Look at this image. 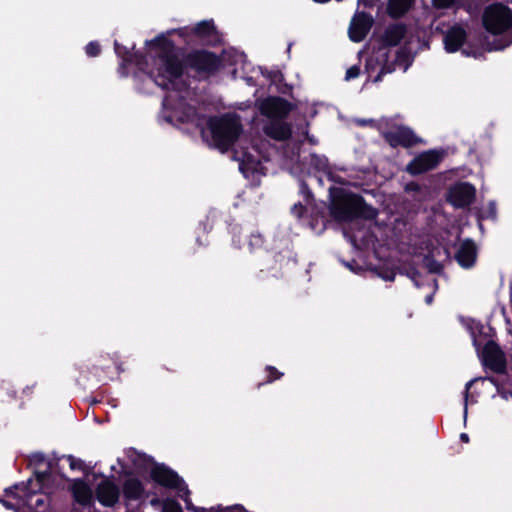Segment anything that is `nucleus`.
<instances>
[{"label":"nucleus","mask_w":512,"mask_h":512,"mask_svg":"<svg viewBox=\"0 0 512 512\" xmlns=\"http://www.w3.org/2000/svg\"><path fill=\"white\" fill-rule=\"evenodd\" d=\"M146 45L159 50L154 58L156 71H151L150 75L162 90L181 91L186 83L180 80L189 70L195 72L199 80H206L223 67L221 56L206 49H192L181 57L174 41L164 33L146 40Z\"/></svg>","instance_id":"f257e3e1"},{"label":"nucleus","mask_w":512,"mask_h":512,"mask_svg":"<svg viewBox=\"0 0 512 512\" xmlns=\"http://www.w3.org/2000/svg\"><path fill=\"white\" fill-rule=\"evenodd\" d=\"M329 213L337 222H352L356 219L373 220L378 212L365 199L343 188H330Z\"/></svg>","instance_id":"f03ea898"},{"label":"nucleus","mask_w":512,"mask_h":512,"mask_svg":"<svg viewBox=\"0 0 512 512\" xmlns=\"http://www.w3.org/2000/svg\"><path fill=\"white\" fill-rule=\"evenodd\" d=\"M484 29L494 35L500 36L488 42L489 51L503 50L512 44V10L500 2L487 6L482 15Z\"/></svg>","instance_id":"7ed1b4c3"},{"label":"nucleus","mask_w":512,"mask_h":512,"mask_svg":"<svg viewBox=\"0 0 512 512\" xmlns=\"http://www.w3.org/2000/svg\"><path fill=\"white\" fill-rule=\"evenodd\" d=\"M207 126L214 146L223 153L230 150L243 132L240 116L236 113L212 116Z\"/></svg>","instance_id":"20e7f679"},{"label":"nucleus","mask_w":512,"mask_h":512,"mask_svg":"<svg viewBox=\"0 0 512 512\" xmlns=\"http://www.w3.org/2000/svg\"><path fill=\"white\" fill-rule=\"evenodd\" d=\"M163 33L166 34L168 38L173 34H177L186 44L197 41L202 45L215 47L221 42L220 34L212 19L202 20L194 26L170 29Z\"/></svg>","instance_id":"39448f33"},{"label":"nucleus","mask_w":512,"mask_h":512,"mask_svg":"<svg viewBox=\"0 0 512 512\" xmlns=\"http://www.w3.org/2000/svg\"><path fill=\"white\" fill-rule=\"evenodd\" d=\"M259 113L268 118L285 119L293 109V104L280 96H267L255 101Z\"/></svg>","instance_id":"423d86ee"},{"label":"nucleus","mask_w":512,"mask_h":512,"mask_svg":"<svg viewBox=\"0 0 512 512\" xmlns=\"http://www.w3.org/2000/svg\"><path fill=\"white\" fill-rule=\"evenodd\" d=\"M444 157L443 151L428 150L415 156L406 166L412 176L421 175L438 167Z\"/></svg>","instance_id":"0eeeda50"},{"label":"nucleus","mask_w":512,"mask_h":512,"mask_svg":"<svg viewBox=\"0 0 512 512\" xmlns=\"http://www.w3.org/2000/svg\"><path fill=\"white\" fill-rule=\"evenodd\" d=\"M149 478L161 487L174 490H178L185 483L176 471L163 463L156 462H153Z\"/></svg>","instance_id":"6e6552de"},{"label":"nucleus","mask_w":512,"mask_h":512,"mask_svg":"<svg viewBox=\"0 0 512 512\" xmlns=\"http://www.w3.org/2000/svg\"><path fill=\"white\" fill-rule=\"evenodd\" d=\"M383 139L392 148H412L421 142V139L407 126H399L395 130L384 132Z\"/></svg>","instance_id":"1a4fd4ad"},{"label":"nucleus","mask_w":512,"mask_h":512,"mask_svg":"<svg viewBox=\"0 0 512 512\" xmlns=\"http://www.w3.org/2000/svg\"><path fill=\"white\" fill-rule=\"evenodd\" d=\"M475 197V187L469 182H460L449 189L447 201L455 208H465L474 202Z\"/></svg>","instance_id":"9d476101"},{"label":"nucleus","mask_w":512,"mask_h":512,"mask_svg":"<svg viewBox=\"0 0 512 512\" xmlns=\"http://www.w3.org/2000/svg\"><path fill=\"white\" fill-rule=\"evenodd\" d=\"M483 364L497 374H504L507 370L505 355L499 345L488 341L483 349Z\"/></svg>","instance_id":"9b49d317"},{"label":"nucleus","mask_w":512,"mask_h":512,"mask_svg":"<svg viewBox=\"0 0 512 512\" xmlns=\"http://www.w3.org/2000/svg\"><path fill=\"white\" fill-rule=\"evenodd\" d=\"M374 19L367 12H358L351 20L348 35L351 41L359 43L363 41L370 32Z\"/></svg>","instance_id":"f8f14e48"},{"label":"nucleus","mask_w":512,"mask_h":512,"mask_svg":"<svg viewBox=\"0 0 512 512\" xmlns=\"http://www.w3.org/2000/svg\"><path fill=\"white\" fill-rule=\"evenodd\" d=\"M96 487V497L99 503L104 507L115 506L120 497V489L111 479L105 477Z\"/></svg>","instance_id":"ddd939ff"},{"label":"nucleus","mask_w":512,"mask_h":512,"mask_svg":"<svg viewBox=\"0 0 512 512\" xmlns=\"http://www.w3.org/2000/svg\"><path fill=\"white\" fill-rule=\"evenodd\" d=\"M477 259V246L471 238L464 239L457 252L455 253V260L464 269L472 268Z\"/></svg>","instance_id":"4468645a"},{"label":"nucleus","mask_w":512,"mask_h":512,"mask_svg":"<svg viewBox=\"0 0 512 512\" xmlns=\"http://www.w3.org/2000/svg\"><path fill=\"white\" fill-rule=\"evenodd\" d=\"M467 32L459 24H454L445 33L443 38L444 48L448 53L457 52L466 42Z\"/></svg>","instance_id":"2eb2a0df"},{"label":"nucleus","mask_w":512,"mask_h":512,"mask_svg":"<svg viewBox=\"0 0 512 512\" xmlns=\"http://www.w3.org/2000/svg\"><path fill=\"white\" fill-rule=\"evenodd\" d=\"M263 132L273 140L286 141L292 136V127L284 119H274L263 126Z\"/></svg>","instance_id":"dca6fc26"},{"label":"nucleus","mask_w":512,"mask_h":512,"mask_svg":"<svg viewBox=\"0 0 512 512\" xmlns=\"http://www.w3.org/2000/svg\"><path fill=\"white\" fill-rule=\"evenodd\" d=\"M407 33L404 23L389 24L380 37L381 48L398 46Z\"/></svg>","instance_id":"f3484780"},{"label":"nucleus","mask_w":512,"mask_h":512,"mask_svg":"<svg viewBox=\"0 0 512 512\" xmlns=\"http://www.w3.org/2000/svg\"><path fill=\"white\" fill-rule=\"evenodd\" d=\"M122 494L127 502L141 500L149 496L143 483L136 477H129L124 480Z\"/></svg>","instance_id":"a211bd4d"},{"label":"nucleus","mask_w":512,"mask_h":512,"mask_svg":"<svg viewBox=\"0 0 512 512\" xmlns=\"http://www.w3.org/2000/svg\"><path fill=\"white\" fill-rule=\"evenodd\" d=\"M388 58V52H385L381 55L380 70L377 73V75L373 78V82H380L384 75L394 72L396 69V64H401L402 62L406 61L408 59V55L402 49H400L396 53V59L394 62H389Z\"/></svg>","instance_id":"6ab92c4d"},{"label":"nucleus","mask_w":512,"mask_h":512,"mask_svg":"<svg viewBox=\"0 0 512 512\" xmlns=\"http://www.w3.org/2000/svg\"><path fill=\"white\" fill-rule=\"evenodd\" d=\"M145 46L147 47L146 44H145ZM148 48L150 50H155V48H150L149 46H148ZM158 52H159V50L156 49L155 55L151 56V61H152V65H153L152 68H149L148 56L141 51H131V58L129 60V63L135 64L139 71L145 73L150 79H152L154 81V78L151 77L150 72L156 71V65L154 63V58Z\"/></svg>","instance_id":"aec40b11"},{"label":"nucleus","mask_w":512,"mask_h":512,"mask_svg":"<svg viewBox=\"0 0 512 512\" xmlns=\"http://www.w3.org/2000/svg\"><path fill=\"white\" fill-rule=\"evenodd\" d=\"M72 496L75 502L80 505H88L92 498V490L83 479H75L71 486Z\"/></svg>","instance_id":"412c9836"},{"label":"nucleus","mask_w":512,"mask_h":512,"mask_svg":"<svg viewBox=\"0 0 512 512\" xmlns=\"http://www.w3.org/2000/svg\"><path fill=\"white\" fill-rule=\"evenodd\" d=\"M415 0H387L386 12L392 19L403 17L413 6Z\"/></svg>","instance_id":"4be33fe9"},{"label":"nucleus","mask_w":512,"mask_h":512,"mask_svg":"<svg viewBox=\"0 0 512 512\" xmlns=\"http://www.w3.org/2000/svg\"><path fill=\"white\" fill-rule=\"evenodd\" d=\"M327 222L328 220L325 214V207L322 206L321 210L312 208L309 225L313 230L318 233H322L326 229Z\"/></svg>","instance_id":"5701e85b"},{"label":"nucleus","mask_w":512,"mask_h":512,"mask_svg":"<svg viewBox=\"0 0 512 512\" xmlns=\"http://www.w3.org/2000/svg\"><path fill=\"white\" fill-rule=\"evenodd\" d=\"M265 371L267 373V378L264 382H259L257 384V388H261L264 384H267V383H272L276 380H279L283 377V373L280 372L276 367L272 366V365H267L265 367Z\"/></svg>","instance_id":"b1692460"},{"label":"nucleus","mask_w":512,"mask_h":512,"mask_svg":"<svg viewBox=\"0 0 512 512\" xmlns=\"http://www.w3.org/2000/svg\"><path fill=\"white\" fill-rule=\"evenodd\" d=\"M423 264L425 268H427L429 273L437 274L440 273L443 269L442 264L436 259H434L433 256H425L423 259Z\"/></svg>","instance_id":"393cba45"},{"label":"nucleus","mask_w":512,"mask_h":512,"mask_svg":"<svg viewBox=\"0 0 512 512\" xmlns=\"http://www.w3.org/2000/svg\"><path fill=\"white\" fill-rule=\"evenodd\" d=\"M311 165L318 171H323L325 174L330 170L327 158L318 156L317 154L311 155Z\"/></svg>","instance_id":"a878e982"},{"label":"nucleus","mask_w":512,"mask_h":512,"mask_svg":"<svg viewBox=\"0 0 512 512\" xmlns=\"http://www.w3.org/2000/svg\"><path fill=\"white\" fill-rule=\"evenodd\" d=\"M463 0H432V5L436 9H451L462 6Z\"/></svg>","instance_id":"bb28decb"},{"label":"nucleus","mask_w":512,"mask_h":512,"mask_svg":"<svg viewBox=\"0 0 512 512\" xmlns=\"http://www.w3.org/2000/svg\"><path fill=\"white\" fill-rule=\"evenodd\" d=\"M264 244V237L259 233H251L248 240V246L251 251L262 247Z\"/></svg>","instance_id":"cd10ccee"},{"label":"nucleus","mask_w":512,"mask_h":512,"mask_svg":"<svg viewBox=\"0 0 512 512\" xmlns=\"http://www.w3.org/2000/svg\"><path fill=\"white\" fill-rule=\"evenodd\" d=\"M162 512H183V509L177 500L168 498L163 502Z\"/></svg>","instance_id":"c85d7f7f"},{"label":"nucleus","mask_w":512,"mask_h":512,"mask_svg":"<svg viewBox=\"0 0 512 512\" xmlns=\"http://www.w3.org/2000/svg\"><path fill=\"white\" fill-rule=\"evenodd\" d=\"M300 194L303 196L307 205H310L314 201L313 193L304 180L300 181Z\"/></svg>","instance_id":"c756f323"},{"label":"nucleus","mask_w":512,"mask_h":512,"mask_svg":"<svg viewBox=\"0 0 512 512\" xmlns=\"http://www.w3.org/2000/svg\"><path fill=\"white\" fill-rule=\"evenodd\" d=\"M114 49L116 55L126 61H129L131 58V50H129L126 46L121 45L117 41L114 43Z\"/></svg>","instance_id":"7c9ffc66"},{"label":"nucleus","mask_w":512,"mask_h":512,"mask_svg":"<svg viewBox=\"0 0 512 512\" xmlns=\"http://www.w3.org/2000/svg\"><path fill=\"white\" fill-rule=\"evenodd\" d=\"M65 458L69 462V467L71 470H81L85 472L86 465L83 460L76 458L73 455H67Z\"/></svg>","instance_id":"2f4dec72"},{"label":"nucleus","mask_w":512,"mask_h":512,"mask_svg":"<svg viewBox=\"0 0 512 512\" xmlns=\"http://www.w3.org/2000/svg\"><path fill=\"white\" fill-rule=\"evenodd\" d=\"M85 52L89 57H97L101 53V46L97 41H91L85 46Z\"/></svg>","instance_id":"473e14b6"},{"label":"nucleus","mask_w":512,"mask_h":512,"mask_svg":"<svg viewBox=\"0 0 512 512\" xmlns=\"http://www.w3.org/2000/svg\"><path fill=\"white\" fill-rule=\"evenodd\" d=\"M380 64H381L380 58L370 57L366 60L365 70L368 73L369 77H372V74L376 71V69L378 68V66H380Z\"/></svg>","instance_id":"72a5a7b5"},{"label":"nucleus","mask_w":512,"mask_h":512,"mask_svg":"<svg viewBox=\"0 0 512 512\" xmlns=\"http://www.w3.org/2000/svg\"><path fill=\"white\" fill-rule=\"evenodd\" d=\"M307 210V204L304 205L298 202L291 207V214L300 219L306 214Z\"/></svg>","instance_id":"f704fd0d"},{"label":"nucleus","mask_w":512,"mask_h":512,"mask_svg":"<svg viewBox=\"0 0 512 512\" xmlns=\"http://www.w3.org/2000/svg\"><path fill=\"white\" fill-rule=\"evenodd\" d=\"M51 463L48 462V468L45 471H35L34 475L37 479V481L41 484H43L46 480L49 479L51 475Z\"/></svg>","instance_id":"c9c22d12"},{"label":"nucleus","mask_w":512,"mask_h":512,"mask_svg":"<svg viewBox=\"0 0 512 512\" xmlns=\"http://www.w3.org/2000/svg\"><path fill=\"white\" fill-rule=\"evenodd\" d=\"M360 72H361L360 67L358 65H353L347 69L345 79L346 80L355 79L360 75Z\"/></svg>","instance_id":"e433bc0d"},{"label":"nucleus","mask_w":512,"mask_h":512,"mask_svg":"<svg viewBox=\"0 0 512 512\" xmlns=\"http://www.w3.org/2000/svg\"><path fill=\"white\" fill-rule=\"evenodd\" d=\"M476 379H472L468 381L465 385L464 390V415H467V406H468V397H469V390L472 387V385L475 383Z\"/></svg>","instance_id":"4c0bfd02"},{"label":"nucleus","mask_w":512,"mask_h":512,"mask_svg":"<svg viewBox=\"0 0 512 512\" xmlns=\"http://www.w3.org/2000/svg\"><path fill=\"white\" fill-rule=\"evenodd\" d=\"M46 461L45 455L41 452H35L30 456V463L33 465H41Z\"/></svg>","instance_id":"58836bf2"},{"label":"nucleus","mask_w":512,"mask_h":512,"mask_svg":"<svg viewBox=\"0 0 512 512\" xmlns=\"http://www.w3.org/2000/svg\"><path fill=\"white\" fill-rule=\"evenodd\" d=\"M379 276L385 281H394L396 273L393 269H384L379 272Z\"/></svg>","instance_id":"ea45409f"},{"label":"nucleus","mask_w":512,"mask_h":512,"mask_svg":"<svg viewBox=\"0 0 512 512\" xmlns=\"http://www.w3.org/2000/svg\"><path fill=\"white\" fill-rule=\"evenodd\" d=\"M128 65H130L129 61L121 59L118 67V73L121 77H127L129 75Z\"/></svg>","instance_id":"a19ab883"},{"label":"nucleus","mask_w":512,"mask_h":512,"mask_svg":"<svg viewBox=\"0 0 512 512\" xmlns=\"http://www.w3.org/2000/svg\"><path fill=\"white\" fill-rule=\"evenodd\" d=\"M408 276L410 277V279L414 282V284L419 287L420 284L418 282V279L421 277V273L415 269V268H412L409 273H408Z\"/></svg>","instance_id":"79ce46f5"},{"label":"nucleus","mask_w":512,"mask_h":512,"mask_svg":"<svg viewBox=\"0 0 512 512\" xmlns=\"http://www.w3.org/2000/svg\"><path fill=\"white\" fill-rule=\"evenodd\" d=\"M327 177L329 180L335 182V183H338V184H343V180L340 176L336 175L335 173H333L331 170H329L327 173H326Z\"/></svg>","instance_id":"37998d69"},{"label":"nucleus","mask_w":512,"mask_h":512,"mask_svg":"<svg viewBox=\"0 0 512 512\" xmlns=\"http://www.w3.org/2000/svg\"><path fill=\"white\" fill-rule=\"evenodd\" d=\"M497 391L502 399L508 400L509 398H512V391L511 390H505V389H499L497 388Z\"/></svg>","instance_id":"c03bdc74"},{"label":"nucleus","mask_w":512,"mask_h":512,"mask_svg":"<svg viewBox=\"0 0 512 512\" xmlns=\"http://www.w3.org/2000/svg\"><path fill=\"white\" fill-rule=\"evenodd\" d=\"M308 126H309V124H308V123H306V130H305V133H304L305 138H306V140H307L310 144L315 145V144H317V140L314 138V136H310V135H309V132H308Z\"/></svg>","instance_id":"a18cd8bd"},{"label":"nucleus","mask_w":512,"mask_h":512,"mask_svg":"<svg viewBox=\"0 0 512 512\" xmlns=\"http://www.w3.org/2000/svg\"><path fill=\"white\" fill-rule=\"evenodd\" d=\"M375 0H358L359 5H363L366 8H372L375 5Z\"/></svg>","instance_id":"49530a36"},{"label":"nucleus","mask_w":512,"mask_h":512,"mask_svg":"<svg viewBox=\"0 0 512 512\" xmlns=\"http://www.w3.org/2000/svg\"><path fill=\"white\" fill-rule=\"evenodd\" d=\"M406 190L407 191H418L419 185L415 182H410L406 185Z\"/></svg>","instance_id":"de8ad7c7"},{"label":"nucleus","mask_w":512,"mask_h":512,"mask_svg":"<svg viewBox=\"0 0 512 512\" xmlns=\"http://www.w3.org/2000/svg\"><path fill=\"white\" fill-rule=\"evenodd\" d=\"M0 503L8 510H13L15 508L14 504L7 500L0 499Z\"/></svg>","instance_id":"09e8293b"},{"label":"nucleus","mask_w":512,"mask_h":512,"mask_svg":"<svg viewBox=\"0 0 512 512\" xmlns=\"http://www.w3.org/2000/svg\"><path fill=\"white\" fill-rule=\"evenodd\" d=\"M44 504H45V499L44 498H37L36 501H35V507L36 508H40Z\"/></svg>","instance_id":"8fccbe9b"},{"label":"nucleus","mask_w":512,"mask_h":512,"mask_svg":"<svg viewBox=\"0 0 512 512\" xmlns=\"http://www.w3.org/2000/svg\"><path fill=\"white\" fill-rule=\"evenodd\" d=\"M460 440L464 443H468L469 442V436L468 434L466 433H461L460 434Z\"/></svg>","instance_id":"3c124183"},{"label":"nucleus","mask_w":512,"mask_h":512,"mask_svg":"<svg viewBox=\"0 0 512 512\" xmlns=\"http://www.w3.org/2000/svg\"><path fill=\"white\" fill-rule=\"evenodd\" d=\"M5 494L7 496H11V497H15L16 496V493L12 490V488L5 489Z\"/></svg>","instance_id":"603ef678"},{"label":"nucleus","mask_w":512,"mask_h":512,"mask_svg":"<svg viewBox=\"0 0 512 512\" xmlns=\"http://www.w3.org/2000/svg\"><path fill=\"white\" fill-rule=\"evenodd\" d=\"M432 301H433V294L427 295V296L425 297V302H426L427 304H431V303H432Z\"/></svg>","instance_id":"864d4df0"},{"label":"nucleus","mask_w":512,"mask_h":512,"mask_svg":"<svg viewBox=\"0 0 512 512\" xmlns=\"http://www.w3.org/2000/svg\"><path fill=\"white\" fill-rule=\"evenodd\" d=\"M487 379H488L492 384H494L495 386H497V379H496V378H494V377H492V376H491V377H488Z\"/></svg>","instance_id":"5fc2aeb1"},{"label":"nucleus","mask_w":512,"mask_h":512,"mask_svg":"<svg viewBox=\"0 0 512 512\" xmlns=\"http://www.w3.org/2000/svg\"><path fill=\"white\" fill-rule=\"evenodd\" d=\"M278 72H270L268 74V77L271 78V79H275L276 75H277Z\"/></svg>","instance_id":"6e6d98bb"},{"label":"nucleus","mask_w":512,"mask_h":512,"mask_svg":"<svg viewBox=\"0 0 512 512\" xmlns=\"http://www.w3.org/2000/svg\"><path fill=\"white\" fill-rule=\"evenodd\" d=\"M462 53L469 55V53L466 50H463Z\"/></svg>","instance_id":"4d7b16f0"}]
</instances>
